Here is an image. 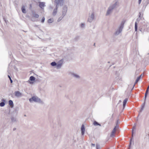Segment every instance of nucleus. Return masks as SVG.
<instances>
[{"label": "nucleus", "mask_w": 149, "mask_h": 149, "mask_svg": "<svg viewBox=\"0 0 149 149\" xmlns=\"http://www.w3.org/2000/svg\"><path fill=\"white\" fill-rule=\"evenodd\" d=\"M119 3L118 1H114L108 7L106 15L108 16L111 14L112 13L113 10L119 6Z\"/></svg>", "instance_id": "nucleus-1"}, {"label": "nucleus", "mask_w": 149, "mask_h": 149, "mask_svg": "<svg viewBox=\"0 0 149 149\" xmlns=\"http://www.w3.org/2000/svg\"><path fill=\"white\" fill-rule=\"evenodd\" d=\"M64 0H54V4L56 6L52 13V15L55 16L57 12V10L59 5L62 6Z\"/></svg>", "instance_id": "nucleus-2"}, {"label": "nucleus", "mask_w": 149, "mask_h": 149, "mask_svg": "<svg viewBox=\"0 0 149 149\" xmlns=\"http://www.w3.org/2000/svg\"><path fill=\"white\" fill-rule=\"evenodd\" d=\"M125 22L124 21H122L121 23L118 26V29L116 30L114 33V34L116 36L118 35L122 32L124 27Z\"/></svg>", "instance_id": "nucleus-3"}, {"label": "nucleus", "mask_w": 149, "mask_h": 149, "mask_svg": "<svg viewBox=\"0 0 149 149\" xmlns=\"http://www.w3.org/2000/svg\"><path fill=\"white\" fill-rule=\"evenodd\" d=\"M29 100L30 102L34 101L38 102H42V101L40 99L36 96H34L32 98L29 99Z\"/></svg>", "instance_id": "nucleus-4"}, {"label": "nucleus", "mask_w": 149, "mask_h": 149, "mask_svg": "<svg viewBox=\"0 0 149 149\" xmlns=\"http://www.w3.org/2000/svg\"><path fill=\"white\" fill-rule=\"evenodd\" d=\"M69 74L72 77L76 79H80V76L77 74L73 72H70L69 73Z\"/></svg>", "instance_id": "nucleus-5"}, {"label": "nucleus", "mask_w": 149, "mask_h": 149, "mask_svg": "<svg viewBox=\"0 0 149 149\" xmlns=\"http://www.w3.org/2000/svg\"><path fill=\"white\" fill-rule=\"evenodd\" d=\"M94 19V14L93 13H92L91 15H89L88 21L90 23Z\"/></svg>", "instance_id": "nucleus-6"}, {"label": "nucleus", "mask_w": 149, "mask_h": 149, "mask_svg": "<svg viewBox=\"0 0 149 149\" xmlns=\"http://www.w3.org/2000/svg\"><path fill=\"white\" fill-rule=\"evenodd\" d=\"M19 109V108L18 107H15L14 110L11 112V115L16 116H17Z\"/></svg>", "instance_id": "nucleus-7"}, {"label": "nucleus", "mask_w": 149, "mask_h": 149, "mask_svg": "<svg viewBox=\"0 0 149 149\" xmlns=\"http://www.w3.org/2000/svg\"><path fill=\"white\" fill-rule=\"evenodd\" d=\"M63 59H61L58 61L57 63L56 68L57 69H60L63 64Z\"/></svg>", "instance_id": "nucleus-8"}, {"label": "nucleus", "mask_w": 149, "mask_h": 149, "mask_svg": "<svg viewBox=\"0 0 149 149\" xmlns=\"http://www.w3.org/2000/svg\"><path fill=\"white\" fill-rule=\"evenodd\" d=\"M67 11V6H65L63 9L62 12V16H63V17H64L66 14Z\"/></svg>", "instance_id": "nucleus-9"}, {"label": "nucleus", "mask_w": 149, "mask_h": 149, "mask_svg": "<svg viewBox=\"0 0 149 149\" xmlns=\"http://www.w3.org/2000/svg\"><path fill=\"white\" fill-rule=\"evenodd\" d=\"M11 121L13 123H16L17 120L16 116H12L11 117Z\"/></svg>", "instance_id": "nucleus-10"}, {"label": "nucleus", "mask_w": 149, "mask_h": 149, "mask_svg": "<svg viewBox=\"0 0 149 149\" xmlns=\"http://www.w3.org/2000/svg\"><path fill=\"white\" fill-rule=\"evenodd\" d=\"M81 134L82 135L84 134L85 132V127L84 124H82L81 125Z\"/></svg>", "instance_id": "nucleus-11"}, {"label": "nucleus", "mask_w": 149, "mask_h": 149, "mask_svg": "<svg viewBox=\"0 0 149 149\" xmlns=\"http://www.w3.org/2000/svg\"><path fill=\"white\" fill-rule=\"evenodd\" d=\"M117 127V125H116V126H115L114 127L113 130L112 131L111 134V137H113L114 136V134H115V132L116 130V128ZM117 127H118V126H117Z\"/></svg>", "instance_id": "nucleus-12"}, {"label": "nucleus", "mask_w": 149, "mask_h": 149, "mask_svg": "<svg viewBox=\"0 0 149 149\" xmlns=\"http://www.w3.org/2000/svg\"><path fill=\"white\" fill-rule=\"evenodd\" d=\"M45 3L44 2H40L39 4V7L42 9H43L45 6Z\"/></svg>", "instance_id": "nucleus-13"}, {"label": "nucleus", "mask_w": 149, "mask_h": 149, "mask_svg": "<svg viewBox=\"0 0 149 149\" xmlns=\"http://www.w3.org/2000/svg\"><path fill=\"white\" fill-rule=\"evenodd\" d=\"M134 133V130H133V129H132V138L130 139V144L129 145V147H130V146H131V144L132 143V142L133 141V136Z\"/></svg>", "instance_id": "nucleus-14"}, {"label": "nucleus", "mask_w": 149, "mask_h": 149, "mask_svg": "<svg viewBox=\"0 0 149 149\" xmlns=\"http://www.w3.org/2000/svg\"><path fill=\"white\" fill-rule=\"evenodd\" d=\"M15 95L17 97H20L22 96V94L19 91H16L15 92Z\"/></svg>", "instance_id": "nucleus-15"}, {"label": "nucleus", "mask_w": 149, "mask_h": 149, "mask_svg": "<svg viewBox=\"0 0 149 149\" xmlns=\"http://www.w3.org/2000/svg\"><path fill=\"white\" fill-rule=\"evenodd\" d=\"M145 103H143V104H142V105L141 106V108L139 112V114L140 113H141L142 112L143 110V109L145 106Z\"/></svg>", "instance_id": "nucleus-16"}, {"label": "nucleus", "mask_w": 149, "mask_h": 149, "mask_svg": "<svg viewBox=\"0 0 149 149\" xmlns=\"http://www.w3.org/2000/svg\"><path fill=\"white\" fill-rule=\"evenodd\" d=\"M141 75H142V74L140 75L139 77H138L137 78V79H136V81H135L134 84V85L133 86V88H134L135 84H136V83H137L140 80V78L141 77Z\"/></svg>", "instance_id": "nucleus-17"}, {"label": "nucleus", "mask_w": 149, "mask_h": 149, "mask_svg": "<svg viewBox=\"0 0 149 149\" xmlns=\"http://www.w3.org/2000/svg\"><path fill=\"white\" fill-rule=\"evenodd\" d=\"M22 11L23 13H26V11L25 8V7L24 6H23L22 7Z\"/></svg>", "instance_id": "nucleus-18"}, {"label": "nucleus", "mask_w": 149, "mask_h": 149, "mask_svg": "<svg viewBox=\"0 0 149 149\" xmlns=\"http://www.w3.org/2000/svg\"><path fill=\"white\" fill-rule=\"evenodd\" d=\"M93 124L94 125L96 126L99 125L100 126H101L100 124L95 121H94L93 123Z\"/></svg>", "instance_id": "nucleus-19"}, {"label": "nucleus", "mask_w": 149, "mask_h": 149, "mask_svg": "<svg viewBox=\"0 0 149 149\" xmlns=\"http://www.w3.org/2000/svg\"><path fill=\"white\" fill-rule=\"evenodd\" d=\"M54 22V19L53 18H50L48 20L47 22L49 23H51Z\"/></svg>", "instance_id": "nucleus-20"}, {"label": "nucleus", "mask_w": 149, "mask_h": 149, "mask_svg": "<svg viewBox=\"0 0 149 149\" xmlns=\"http://www.w3.org/2000/svg\"><path fill=\"white\" fill-rule=\"evenodd\" d=\"M29 80L31 81H34L35 80V78L33 76H31L30 77Z\"/></svg>", "instance_id": "nucleus-21"}, {"label": "nucleus", "mask_w": 149, "mask_h": 149, "mask_svg": "<svg viewBox=\"0 0 149 149\" xmlns=\"http://www.w3.org/2000/svg\"><path fill=\"white\" fill-rule=\"evenodd\" d=\"M51 65L52 66H56L57 63L55 62L54 61L51 63Z\"/></svg>", "instance_id": "nucleus-22"}, {"label": "nucleus", "mask_w": 149, "mask_h": 149, "mask_svg": "<svg viewBox=\"0 0 149 149\" xmlns=\"http://www.w3.org/2000/svg\"><path fill=\"white\" fill-rule=\"evenodd\" d=\"M9 105L8 106L9 107V108H12L14 106L13 103H8Z\"/></svg>", "instance_id": "nucleus-23"}, {"label": "nucleus", "mask_w": 149, "mask_h": 149, "mask_svg": "<svg viewBox=\"0 0 149 149\" xmlns=\"http://www.w3.org/2000/svg\"><path fill=\"white\" fill-rule=\"evenodd\" d=\"M33 15L34 17L36 18H38L39 17V15L38 14H36L35 13L33 14Z\"/></svg>", "instance_id": "nucleus-24"}, {"label": "nucleus", "mask_w": 149, "mask_h": 149, "mask_svg": "<svg viewBox=\"0 0 149 149\" xmlns=\"http://www.w3.org/2000/svg\"><path fill=\"white\" fill-rule=\"evenodd\" d=\"M63 17V16H61L57 20V22H60L62 19L63 18V17Z\"/></svg>", "instance_id": "nucleus-25"}, {"label": "nucleus", "mask_w": 149, "mask_h": 149, "mask_svg": "<svg viewBox=\"0 0 149 149\" xmlns=\"http://www.w3.org/2000/svg\"><path fill=\"white\" fill-rule=\"evenodd\" d=\"M137 26L136 22L135 24V31H137Z\"/></svg>", "instance_id": "nucleus-26"}, {"label": "nucleus", "mask_w": 149, "mask_h": 149, "mask_svg": "<svg viewBox=\"0 0 149 149\" xmlns=\"http://www.w3.org/2000/svg\"><path fill=\"white\" fill-rule=\"evenodd\" d=\"M82 28H84L85 27V25L83 23H82L81 24V25L80 26Z\"/></svg>", "instance_id": "nucleus-27"}, {"label": "nucleus", "mask_w": 149, "mask_h": 149, "mask_svg": "<svg viewBox=\"0 0 149 149\" xmlns=\"http://www.w3.org/2000/svg\"><path fill=\"white\" fill-rule=\"evenodd\" d=\"M8 77L9 78V79H10V80L11 83H12L13 82V81L12 80V79H11V78L10 76H9V75H8Z\"/></svg>", "instance_id": "nucleus-28"}, {"label": "nucleus", "mask_w": 149, "mask_h": 149, "mask_svg": "<svg viewBox=\"0 0 149 149\" xmlns=\"http://www.w3.org/2000/svg\"><path fill=\"white\" fill-rule=\"evenodd\" d=\"M45 17H43L41 21V22L42 23H44V22H45Z\"/></svg>", "instance_id": "nucleus-29"}, {"label": "nucleus", "mask_w": 149, "mask_h": 149, "mask_svg": "<svg viewBox=\"0 0 149 149\" xmlns=\"http://www.w3.org/2000/svg\"><path fill=\"white\" fill-rule=\"evenodd\" d=\"M6 103H0V106L1 107H3Z\"/></svg>", "instance_id": "nucleus-30"}, {"label": "nucleus", "mask_w": 149, "mask_h": 149, "mask_svg": "<svg viewBox=\"0 0 149 149\" xmlns=\"http://www.w3.org/2000/svg\"><path fill=\"white\" fill-rule=\"evenodd\" d=\"M128 101V99L127 98H125L123 101V102H127Z\"/></svg>", "instance_id": "nucleus-31"}, {"label": "nucleus", "mask_w": 149, "mask_h": 149, "mask_svg": "<svg viewBox=\"0 0 149 149\" xmlns=\"http://www.w3.org/2000/svg\"><path fill=\"white\" fill-rule=\"evenodd\" d=\"M96 149H100V145L98 144H96Z\"/></svg>", "instance_id": "nucleus-32"}, {"label": "nucleus", "mask_w": 149, "mask_h": 149, "mask_svg": "<svg viewBox=\"0 0 149 149\" xmlns=\"http://www.w3.org/2000/svg\"><path fill=\"white\" fill-rule=\"evenodd\" d=\"M127 103H123V110L125 108Z\"/></svg>", "instance_id": "nucleus-33"}, {"label": "nucleus", "mask_w": 149, "mask_h": 149, "mask_svg": "<svg viewBox=\"0 0 149 149\" xmlns=\"http://www.w3.org/2000/svg\"><path fill=\"white\" fill-rule=\"evenodd\" d=\"M79 38V37L78 36H76V37H75L74 39V40H78Z\"/></svg>", "instance_id": "nucleus-34"}, {"label": "nucleus", "mask_w": 149, "mask_h": 149, "mask_svg": "<svg viewBox=\"0 0 149 149\" xmlns=\"http://www.w3.org/2000/svg\"><path fill=\"white\" fill-rule=\"evenodd\" d=\"M148 92V91H146V93H145V98H146V97H147Z\"/></svg>", "instance_id": "nucleus-35"}, {"label": "nucleus", "mask_w": 149, "mask_h": 149, "mask_svg": "<svg viewBox=\"0 0 149 149\" xmlns=\"http://www.w3.org/2000/svg\"><path fill=\"white\" fill-rule=\"evenodd\" d=\"M136 129V125L135 124H134V125L133 126L132 129L134 130H135Z\"/></svg>", "instance_id": "nucleus-36"}, {"label": "nucleus", "mask_w": 149, "mask_h": 149, "mask_svg": "<svg viewBox=\"0 0 149 149\" xmlns=\"http://www.w3.org/2000/svg\"><path fill=\"white\" fill-rule=\"evenodd\" d=\"M141 0H139V4H140L141 3Z\"/></svg>", "instance_id": "nucleus-37"}, {"label": "nucleus", "mask_w": 149, "mask_h": 149, "mask_svg": "<svg viewBox=\"0 0 149 149\" xmlns=\"http://www.w3.org/2000/svg\"><path fill=\"white\" fill-rule=\"evenodd\" d=\"M2 101L1 102H6L5 100L3 99L2 100Z\"/></svg>", "instance_id": "nucleus-38"}, {"label": "nucleus", "mask_w": 149, "mask_h": 149, "mask_svg": "<svg viewBox=\"0 0 149 149\" xmlns=\"http://www.w3.org/2000/svg\"><path fill=\"white\" fill-rule=\"evenodd\" d=\"M32 8V5L31 4H30V8L31 9Z\"/></svg>", "instance_id": "nucleus-39"}, {"label": "nucleus", "mask_w": 149, "mask_h": 149, "mask_svg": "<svg viewBox=\"0 0 149 149\" xmlns=\"http://www.w3.org/2000/svg\"><path fill=\"white\" fill-rule=\"evenodd\" d=\"M8 102H13L12 100H10L8 101Z\"/></svg>", "instance_id": "nucleus-40"}, {"label": "nucleus", "mask_w": 149, "mask_h": 149, "mask_svg": "<svg viewBox=\"0 0 149 149\" xmlns=\"http://www.w3.org/2000/svg\"><path fill=\"white\" fill-rule=\"evenodd\" d=\"M91 145L93 146V147H95V144H93V143H92L91 144Z\"/></svg>", "instance_id": "nucleus-41"}, {"label": "nucleus", "mask_w": 149, "mask_h": 149, "mask_svg": "<svg viewBox=\"0 0 149 149\" xmlns=\"http://www.w3.org/2000/svg\"><path fill=\"white\" fill-rule=\"evenodd\" d=\"M149 89V86L147 87V89L146 91H148Z\"/></svg>", "instance_id": "nucleus-42"}, {"label": "nucleus", "mask_w": 149, "mask_h": 149, "mask_svg": "<svg viewBox=\"0 0 149 149\" xmlns=\"http://www.w3.org/2000/svg\"><path fill=\"white\" fill-rule=\"evenodd\" d=\"M49 8H50V9H52L53 8H52V6H50V7H49Z\"/></svg>", "instance_id": "nucleus-43"}, {"label": "nucleus", "mask_w": 149, "mask_h": 149, "mask_svg": "<svg viewBox=\"0 0 149 149\" xmlns=\"http://www.w3.org/2000/svg\"><path fill=\"white\" fill-rule=\"evenodd\" d=\"M16 130V128H13V131H15V130Z\"/></svg>", "instance_id": "nucleus-44"}, {"label": "nucleus", "mask_w": 149, "mask_h": 149, "mask_svg": "<svg viewBox=\"0 0 149 149\" xmlns=\"http://www.w3.org/2000/svg\"><path fill=\"white\" fill-rule=\"evenodd\" d=\"M29 82L30 84H32V82H30V81H29Z\"/></svg>", "instance_id": "nucleus-45"}, {"label": "nucleus", "mask_w": 149, "mask_h": 149, "mask_svg": "<svg viewBox=\"0 0 149 149\" xmlns=\"http://www.w3.org/2000/svg\"><path fill=\"white\" fill-rule=\"evenodd\" d=\"M113 114L111 116V118H113Z\"/></svg>", "instance_id": "nucleus-46"}, {"label": "nucleus", "mask_w": 149, "mask_h": 149, "mask_svg": "<svg viewBox=\"0 0 149 149\" xmlns=\"http://www.w3.org/2000/svg\"><path fill=\"white\" fill-rule=\"evenodd\" d=\"M121 102V100H119V102Z\"/></svg>", "instance_id": "nucleus-47"}, {"label": "nucleus", "mask_w": 149, "mask_h": 149, "mask_svg": "<svg viewBox=\"0 0 149 149\" xmlns=\"http://www.w3.org/2000/svg\"><path fill=\"white\" fill-rule=\"evenodd\" d=\"M26 116V115H25L24 116Z\"/></svg>", "instance_id": "nucleus-48"}, {"label": "nucleus", "mask_w": 149, "mask_h": 149, "mask_svg": "<svg viewBox=\"0 0 149 149\" xmlns=\"http://www.w3.org/2000/svg\"><path fill=\"white\" fill-rule=\"evenodd\" d=\"M10 110H11V109H9L10 112Z\"/></svg>", "instance_id": "nucleus-49"}, {"label": "nucleus", "mask_w": 149, "mask_h": 149, "mask_svg": "<svg viewBox=\"0 0 149 149\" xmlns=\"http://www.w3.org/2000/svg\"><path fill=\"white\" fill-rule=\"evenodd\" d=\"M95 43H94V45H95Z\"/></svg>", "instance_id": "nucleus-50"}, {"label": "nucleus", "mask_w": 149, "mask_h": 149, "mask_svg": "<svg viewBox=\"0 0 149 149\" xmlns=\"http://www.w3.org/2000/svg\"><path fill=\"white\" fill-rule=\"evenodd\" d=\"M148 135L149 136V134H148Z\"/></svg>", "instance_id": "nucleus-51"}]
</instances>
